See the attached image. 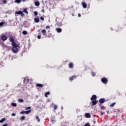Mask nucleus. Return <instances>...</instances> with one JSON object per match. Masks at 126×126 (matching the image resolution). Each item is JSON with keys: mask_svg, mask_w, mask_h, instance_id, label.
Segmentation results:
<instances>
[{"mask_svg": "<svg viewBox=\"0 0 126 126\" xmlns=\"http://www.w3.org/2000/svg\"><path fill=\"white\" fill-rule=\"evenodd\" d=\"M106 101V99L105 98H101L99 99V102L100 103V104H103V103H104Z\"/></svg>", "mask_w": 126, "mask_h": 126, "instance_id": "nucleus-5", "label": "nucleus"}, {"mask_svg": "<svg viewBox=\"0 0 126 126\" xmlns=\"http://www.w3.org/2000/svg\"><path fill=\"white\" fill-rule=\"evenodd\" d=\"M11 116H12V117H14V116H15V113H12L11 114Z\"/></svg>", "mask_w": 126, "mask_h": 126, "instance_id": "nucleus-40", "label": "nucleus"}, {"mask_svg": "<svg viewBox=\"0 0 126 126\" xmlns=\"http://www.w3.org/2000/svg\"><path fill=\"white\" fill-rule=\"evenodd\" d=\"M4 121H5V118H2L0 120V124H1V123H3Z\"/></svg>", "mask_w": 126, "mask_h": 126, "instance_id": "nucleus-21", "label": "nucleus"}, {"mask_svg": "<svg viewBox=\"0 0 126 126\" xmlns=\"http://www.w3.org/2000/svg\"><path fill=\"white\" fill-rule=\"evenodd\" d=\"M26 81V79L25 78L24 80V82H25Z\"/></svg>", "mask_w": 126, "mask_h": 126, "instance_id": "nucleus-47", "label": "nucleus"}, {"mask_svg": "<svg viewBox=\"0 0 126 126\" xmlns=\"http://www.w3.org/2000/svg\"><path fill=\"white\" fill-rule=\"evenodd\" d=\"M27 82H29V79H27Z\"/></svg>", "mask_w": 126, "mask_h": 126, "instance_id": "nucleus-48", "label": "nucleus"}, {"mask_svg": "<svg viewBox=\"0 0 126 126\" xmlns=\"http://www.w3.org/2000/svg\"><path fill=\"white\" fill-rule=\"evenodd\" d=\"M84 126H90V124L88 123L85 124Z\"/></svg>", "mask_w": 126, "mask_h": 126, "instance_id": "nucleus-33", "label": "nucleus"}, {"mask_svg": "<svg viewBox=\"0 0 126 126\" xmlns=\"http://www.w3.org/2000/svg\"><path fill=\"white\" fill-rule=\"evenodd\" d=\"M75 78H76V76H73L70 78L69 79L71 81H72V80H73V79H75Z\"/></svg>", "mask_w": 126, "mask_h": 126, "instance_id": "nucleus-15", "label": "nucleus"}, {"mask_svg": "<svg viewBox=\"0 0 126 126\" xmlns=\"http://www.w3.org/2000/svg\"><path fill=\"white\" fill-rule=\"evenodd\" d=\"M31 109V107H27V108L26 109V110H29Z\"/></svg>", "mask_w": 126, "mask_h": 126, "instance_id": "nucleus-37", "label": "nucleus"}, {"mask_svg": "<svg viewBox=\"0 0 126 126\" xmlns=\"http://www.w3.org/2000/svg\"><path fill=\"white\" fill-rule=\"evenodd\" d=\"M12 46H13L12 49L13 53H14V54H16V53H18V49L20 48V45L17 44L16 43H12Z\"/></svg>", "mask_w": 126, "mask_h": 126, "instance_id": "nucleus-1", "label": "nucleus"}, {"mask_svg": "<svg viewBox=\"0 0 126 126\" xmlns=\"http://www.w3.org/2000/svg\"><path fill=\"white\" fill-rule=\"evenodd\" d=\"M20 120H21V121H24V120H25V116H22L20 118Z\"/></svg>", "mask_w": 126, "mask_h": 126, "instance_id": "nucleus-26", "label": "nucleus"}, {"mask_svg": "<svg viewBox=\"0 0 126 126\" xmlns=\"http://www.w3.org/2000/svg\"><path fill=\"white\" fill-rule=\"evenodd\" d=\"M3 126H7V124L3 125Z\"/></svg>", "mask_w": 126, "mask_h": 126, "instance_id": "nucleus-46", "label": "nucleus"}, {"mask_svg": "<svg viewBox=\"0 0 126 126\" xmlns=\"http://www.w3.org/2000/svg\"><path fill=\"white\" fill-rule=\"evenodd\" d=\"M41 11H42V12H43V13H44V12H45V10H44V9H42V10H41Z\"/></svg>", "mask_w": 126, "mask_h": 126, "instance_id": "nucleus-45", "label": "nucleus"}, {"mask_svg": "<svg viewBox=\"0 0 126 126\" xmlns=\"http://www.w3.org/2000/svg\"><path fill=\"white\" fill-rule=\"evenodd\" d=\"M97 99V96L96 95H93L92 97L91 98V100L93 101V100H96Z\"/></svg>", "mask_w": 126, "mask_h": 126, "instance_id": "nucleus-4", "label": "nucleus"}, {"mask_svg": "<svg viewBox=\"0 0 126 126\" xmlns=\"http://www.w3.org/2000/svg\"><path fill=\"white\" fill-rule=\"evenodd\" d=\"M15 14L20 15L21 16H22V17L25 16L24 13H23V12H22L21 11H19L15 12Z\"/></svg>", "mask_w": 126, "mask_h": 126, "instance_id": "nucleus-2", "label": "nucleus"}, {"mask_svg": "<svg viewBox=\"0 0 126 126\" xmlns=\"http://www.w3.org/2000/svg\"><path fill=\"white\" fill-rule=\"evenodd\" d=\"M18 101V102H19V103H23L24 100H23V99H19Z\"/></svg>", "mask_w": 126, "mask_h": 126, "instance_id": "nucleus-23", "label": "nucleus"}, {"mask_svg": "<svg viewBox=\"0 0 126 126\" xmlns=\"http://www.w3.org/2000/svg\"><path fill=\"white\" fill-rule=\"evenodd\" d=\"M3 3L4 4H6V3H7V2L6 1V0H3Z\"/></svg>", "mask_w": 126, "mask_h": 126, "instance_id": "nucleus-34", "label": "nucleus"}, {"mask_svg": "<svg viewBox=\"0 0 126 126\" xmlns=\"http://www.w3.org/2000/svg\"><path fill=\"white\" fill-rule=\"evenodd\" d=\"M1 39L3 40V41H6V40H7V37H6V36L5 35H2L1 36Z\"/></svg>", "mask_w": 126, "mask_h": 126, "instance_id": "nucleus-7", "label": "nucleus"}, {"mask_svg": "<svg viewBox=\"0 0 126 126\" xmlns=\"http://www.w3.org/2000/svg\"><path fill=\"white\" fill-rule=\"evenodd\" d=\"M48 95H50V92H47L45 94V97H48Z\"/></svg>", "mask_w": 126, "mask_h": 126, "instance_id": "nucleus-22", "label": "nucleus"}, {"mask_svg": "<svg viewBox=\"0 0 126 126\" xmlns=\"http://www.w3.org/2000/svg\"><path fill=\"white\" fill-rule=\"evenodd\" d=\"M91 73H92V76H95V75H96V73H95V72H94L92 71Z\"/></svg>", "mask_w": 126, "mask_h": 126, "instance_id": "nucleus-30", "label": "nucleus"}, {"mask_svg": "<svg viewBox=\"0 0 126 126\" xmlns=\"http://www.w3.org/2000/svg\"><path fill=\"white\" fill-rule=\"evenodd\" d=\"M34 22H35V23H38L40 22V19L38 17L34 18Z\"/></svg>", "mask_w": 126, "mask_h": 126, "instance_id": "nucleus-6", "label": "nucleus"}, {"mask_svg": "<svg viewBox=\"0 0 126 126\" xmlns=\"http://www.w3.org/2000/svg\"><path fill=\"white\" fill-rule=\"evenodd\" d=\"M20 114H25V111H22L20 112Z\"/></svg>", "mask_w": 126, "mask_h": 126, "instance_id": "nucleus-38", "label": "nucleus"}, {"mask_svg": "<svg viewBox=\"0 0 126 126\" xmlns=\"http://www.w3.org/2000/svg\"><path fill=\"white\" fill-rule=\"evenodd\" d=\"M104 114H105V112H101V115H102V116H103V115H104Z\"/></svg>", "mask_w": 126, "mask_h": 126, "instance_id": "nucleus-39", "label": "nucleus"}, {"mask_svg": "<svg viewBox=\"0 0 126 126\" xmlns=\"http://www.w3.org/2000/svg\"><path fill=\"white\" fill-rule=\"evenodd\" d=\"M34 15L37 16V15H38V12H37L36 11H35L34 12Z\"/></svg>", "mask_w": 126, "mask_h": 126, "instance_id": "nucleus-35", "label": "nucleus"}, {"mask_svg": "<svg viewBox=\"0 0 126 126\" xmlns=\"http://www.w3.org/2000/svg\"><path fill=\"white\" fill-rule=\"evenodd\" d=\"M22 34H23V35H27V32L24 31L22 32Z\"/></svg>", "mask_w": 126, "mask_h": 126, "instance_id": "nucleus-28", "label": "nucleus"}, {"mask_svg": "<svg viewBox=\"0 0 126 126\" xmlns=\"http://www.w3.org/2000/svg\"><path fill=\"white\" fill-rule=\"evenodd\" d=\"M36 86L37 87H40V88H42L43 87V85L42 84H36Z\"/></svg>", "mask_w": 126, "mask_h": 126, "instance_id": "nucleus-18", "label": "nucleus"}, {"mask_svg": "<svg viewBox=\"0 0 126 126\" xmlns=\"http://www.w3.org/2000/svg\"><path fill=\"white\" fill-rule=\"evenodd\" d=\"M9 41H10V42H11L12 45L13 43H15V42H14V38H13V37L9 38Z\"/></svg>", "mask_w": 126, "mask_h": 126, "instance_id": "nucleus-9", "label": "nucleus"}, {"mask_svg": "<svg viewBox=\"0 0 126 126\" xmlns=\"http://www.w3.org/2000/svg\"><path fill=\"white\" fill-rule=\"evenodd\" d=\"M40 19H41V20H42V21H44V17H41L40 18Z\"/></svg>", "mask_w": 126, "mask_h": 126, "instance_id": "nucleus-36", "label": "nucleus"}, {"mask_svg": "<svg viewBox=\"0 0 126 126\" xmlns=\"http://www.w3.org/2000/svg\"><path fill=\"white\" fill-rule=\"evenodd\" d=\"M11 106H12L13 107H16V106H17V105L15 103L12 102L11 103Z\"/></svg>", "mask_w": 126, "mask_h": 126, "instance_id": "nucleus-24", "label": "nucleus"}, {"mask_svg": "<svg viewBox=\"0 0 126 126\" xmlns=\"http://www.w3.org/2000/svg\"><path fill=\"white\" fill-rule=\"evenodd\" d=\"M97 102H98V101L97 100H93L92 101V105L93 106H94V105H96V104H97Z\"/></svg>", "mask_w": 126, "mask_h": 126, "instance_id": "nucleus-11", "label": "nucleus"}, {"mask_svg": "<svg viewBox=\"0 0 126 126\" xmlns=\"http://www.w3.org/2000/svg\"><path fill=\"white\" fill-rule=\"evenodd\" d=\"M31 110H28V111H25V113L26 114H29V113H31Z\"/></svg>", "mask_w": 126, "mask_h": 126, "instance_id": "nucleus-29", "label": "nucleus"}, {"mask_svg": "<svg viewBox=\"0 0 126 126\" xmlns=\"http://www.w3.org/2000/svg\"><path fill=\"white\" fill-rule=\"evenodd\" d=\"M41 33L43 34V36H46V30H42Z\"/></svg>", "mask_w": 126, "mask_h": 126, "instance_id": "nucleus-13", "label": "nucleus"}, {"mask_svg": "<svg viewBox=\"0 0 126 126\" xmlns=\"http://www.w3.org/2000/svg\"><path fill=\"white\" fill-rule=\"evenodd\" d=\"M22 1H26V0H22Z\"/></svg>", "mask_w": 126, "mask_h": 126, "instance_id": "nucleus-49", "label": "nucleus"}, {"mask_svg": "<svg viewBox=\"0 0 126 126\" xmlns=\"http://www.w3.org/2000/svg\"><path fill=\"white\" fill-rule=\"evenodd\" d=\"M49 28H50V26H47L46 27V29H48Z\"/></svg>", "mask_w": 126, "mask_h": 126, "instance_id": "nucleus-42", "label": "nucleus"}, {"mask_svg": "<svg viewBox=\"0 0 126 126\" xmlns=\"http://www.w3.org/2000/svg\"><path fill=\"white\" fill-rule=\"evenodd\" d=\"M101 82H102V83H104V84H106L108 82V79H107V78H101Z\"/></svg>", "mask_w": 126, "mask_h": 126, "instance_id": "nucleus-3", "label": "nucleus"}, {"mask_svg": "<svg viewBox=\"0 0 126 126\" xmlns=\"http://www.w3.org/2000/svg\"><path fill=\"white\" fill-rule=\"evenodd\" d=\"M82 6L84 8H86L87 7V4H86V3H85L84 2H82Z\"/></svg>", "mask_w": 126, "mask_h": 126, "instance_id": "nucleus-8", "label": "nucleus"}, {"mask_svg": "<svg viewBox=\"0 0 126 126\" xmlns=\"http://www.w3.org/2000/svg\"><path fill=\"white\" fill-rule=\"evenodd\" d=\"M101 109H105V107H104L103 106H101Z\"/></svg>", "mask_w": 126, "mask_h": 126, "instance_id": "nucleus-44", "label": "nucleus"}, {"mask_svg": "<svg viewBox=\"0 0 126 126\" xmlns=\"http://www.w3.org/2000/svg\"><path fill=\"white\" fill-rule=\"evenodd\" d=\"M58 109V105H54V110H57Z\"/></svg>", "mask_w": 126, "mask_h": 126, "instance_id": "nucleus-32", "label": "nucleus"}, {"mask_svg": "<svg viewBox=\"0 0 126 126\" xmlns=\"http://www.w3.org/2000/svg\"><path fill=\"white\" fill-rule=\"evenodd\" d=\"M35 6H39L40 5V2L39 1H36L34 2Z\"/></svg>", "mask_w": 126, "mask_h": 126, "instance_id": "nucleus-16", "label": "nucleus"}, {"mask_svg": "<svg viewBox=\"0 0 126 126\" xmlns=\"http://www.w3.org/2000/svg\"><path fill=\"white\" fill-rule=\"evenodd\" d=\"M85 116L86 118H91V115L89 113H85Z\"/></svg>", "mask_w": 126, "mask_h": 126, "instance_id": "nucleus-12", "label": "nucleus"}, {"mask_svg": "<svg viewBox=\"0 0 126 126\" xmlns=\"http://www.w3.org/2000/svg\"><path fill=\"white\" fill-rule=\"evenodd\" d=\"M115 105H116V103H113L111 104L110 105V107H114V106H115Z\"/></svg>", "mask_w": 126, "mask_h": 126, "instance_id": "nucleus-31", "label": "nucleus"}, {"mask_svg": "<svg viewBox=\"0 0 126 126\" xmlns=\"http://www.w3.org/2000/svg\"><path fill=\"white\" fill-rule=\"evenodd\" d=\"M56 31L58 32V33H61V32L62 31V30L61 28H58L56 29Z\"/></svg>", "mask_w": 126, "mask_h": 126, "instance_id": "nucleus-10", "label": "nucleus"}, {"mask_svg": "<svg viewBox=\"0 0 126 126\" xmlns=\"http://www.w3.org/2000/svg\"><path fill=\"white\" fill-rule=\"evenodd\" d=\"M14 2L16 3H20L21 2V0H15Z\"/></svg>", "mask_w": 126, "mask_h": 126, "instance_id": "nucleus-20", "label": "nucleus"}, {"mask_svg": "<svg viewBox=\"0 0 126 126\" xmlns=\"http://www.w3.org/2000/svg\"><path fill=\"white\" fill-rule=\"evenodd\" d=\"M69 67L70 68H72L73 67V63H71L69 64Z\"/></svg>", "mask_w": 126, "mask_h": 126, "instance_id": "nucleus-17", "label": "nucleus"}, {"mask_svg": "<svg viewBox=\"0 0 126 126\" xmlns=\"http://www.w3.org/2000/svg\"><path fill=\"white\" fill-rule=\"evenodd\" d=\"M78 17H81V15L80 14H78Z\"/></svg>", "mask_w": 126, "mask_h": 126, "instance_id": "nucleus-43", "label": "nucleus"}, {"mask_svg": "<svg viewBox=\"0 0 126 126\" xmlns=\"http://www.w3.org/2000/svg\"><path fill=\"white\" fill-rule=\"evenodd\" d=\"M61 109H62V110H63V106L61 107Z\"/></svg>", "mask_w": 126, "mask_h": 126, "instance_id": "nucleus-50", "label": "nucleus"}, {"mask_svg": "<svg viewBox=\"0 0 126 126\" xmlns=\"http://www.w3.org/2000/svg\"><path fill=\"white\" fill-rule=\"evenodd\" d=\"M37 38H38V39H41V36L38 35Z\"/></svg>", "mask_w": 126, "mask_h": 126, "instance_id": "nucleus-41", "label": "nucleus"}, {"mask_svg": "<svg viewBox=\"0 0 126 126\" xmlns=\"http://www.w3.org/2000/svg\"><path fill=\"white\" fill-rule=\"evenodd\" d=\"M4 24V22H0V27H2V26H3Z\"/></svg>", "mask_w": 126, "mask_h": 126, "instance_id": "nucleus-27", "label": "nucleus"}, {"mask_svg": "<svg viewBox=\"0 0 126 126\" xmlns=\"http://www.w3.org/2000/svg\"><path fill=\"white\" fill-rule=\"evenodd\" d=\"M23 12L26 13V14H28V11H27V9H24L23 10Z\"/></svg>", "mask_w": 126, "mask_h": 126, "instance_id": "nucleus-25", "label": "nucleus"}, {"mask_svg": "<svg viewBox=\"0 0 126 126\" xmlns=\"http://www.w3.org/2000/svg\"><path fill=\"white\" fill-rule=\"evenodd\" d=\"M35 119L37 120V122L39 123L40 122V118H39V116H36Z\"/></svg>", "mask_w": 126, "mask_h": 126, "instance_id": "nucleus-19", "label": "nucleus"}, {"mask_svg": "<svg viewBox=\"0 0 126 126\" xmlns=\"http://www.w3.org/2000/svg\"><path fill=\"white\" fill-rule=\"evenodd\" d=\"M51 122H52V123H55V122H56V120H55V117H51Z\"/></svg>", "mask_w": 126, "mask_h": 126, "instance_id": "nucleus-14", "label": "nucleus"}]
</instances>
